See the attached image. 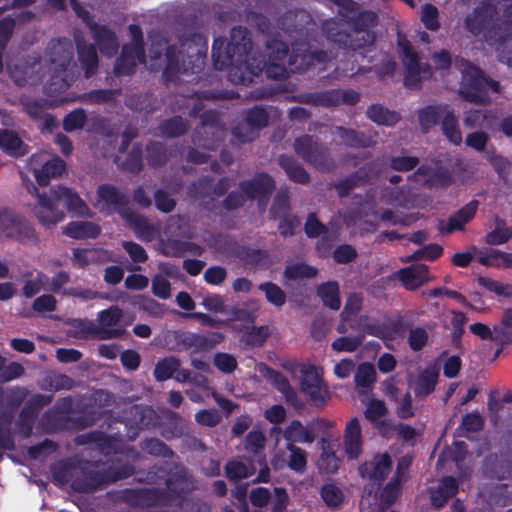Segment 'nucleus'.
<instances>
[{"label":"nucleus","mask_w":512,"mask_h":512,"mask_svg":"<svg viewBox=\"0 0 512 512\" xmlns=\"http://www.w3.org/2000/svg\"><path fill=\"white\" fill-rule=\"evenodd\" d=\"M121 218L132 227L138 238L144 240H151L153 238L154 228L144 216L130 208L128 211H123Z\"/></svg>","instance_id":"ea45409f"},{"label":"nucleus","mask_w":512,"mask_h":512,"mask_svg":"<svg viewBox=\"0 0 512 512\" xmlns=\"http://www.w3.org/2000/svg\"><path fill=\"white\" fill-rule=\"evenodd\" d=\"M354 381L358 387V393L364 394L369 390L376 381V371L370 363L363 362L356 368Z\"/></svg>","instance_id":"3c124183"},{"label":"nucleus","mask_w":512,"mask_h":512,"mask_svg":"<svg viewBox=\"0 0 512 512\" xmlns=\"http://www.w3.org/2000/svg\"><path fill=\"white\" fill-rule=\"evenodd\" d=\"M451 109L447 104L427 105L418 110V123L423 133H428Z\"/></svg>","instance_id":"2f4dec72"},{"label":"nucleus","mask_w":512,"mask_h":512,"mask_svg":"<svg viewBox=\"0 0 512 512\" xmlns=\"http://www.w3.org/2000/svg\"><path fill=\"white\" fill-rule=\"evenodd\" d=\"M459 484L455 477H443L437 489L430 492L431 503L436 508L445 506L449 499L458 493Z\"/></svg>","instance_id":"f704fd0d"},{"label":"nucleus","mask_w":512,"mask_h":512,"mask_svg":"<svg viewBox=\"0 0 512 512\" xmlns=\"http://www.w3.org/2000/svg\"><path fill=\"white\" fill-rule=\"evenodd\" d=\"M477 282L489 292L504 298H512V285L501 283L497 280L485 276H479Z\"/></svg>","instance_id":"338daca9"},{"label":"nucleus","mask_w":512,"mask_h":512,"mask_svg":"<svg viewBox=\"0 0 512 512\" xmlns=\"http://www.w3.org/2000/svg\"><path fill=\"white\" fill-rule=\"evenodd\" d=\"M156 413L151 407L132 405L123 411L122 416L114 418L116 422L125 425L126 433L105 434L102 432H89L79 436V444L96 443L100 448L116 449L114 442L134 441L140 431L151 424Z\"/></svg>","instance_id":"7ed1b4c3"},{"label":"nucleus","mask_w":512,"mask_h":512,"mask_svg":"<svg viewBox=\"0 0 512 512\" xmlns=\"http://www.w3.org/2000/svg\"><path fill=\"white\" fill-rule=\"evenodd\" d=\"M102 462L81 460L78 463V468L81 470L82 475L77 476L72 480L71 487L74 491L79 493H91L105 486L102 471L96 470L100 467Z\"/></svg>","instance_id":"4468645a"},{"label":"nucleus","mask_w":512,"mask_h":512,"mask_svg":"<svg viewBox=\"0 0 512 512\" xmlns=\"http://www.w3.org/2000/svg\"><path fill=\"white\" fill-rule=\"evenodd\" d=\"M33 191L37 193L38 205L34 207V214L40 224L45 227H51L61 222L65 214L62 210L57 207V201L53 195L47 196L45 194H39L37 187L31 184Z\"/></svg>","instance_id":"412c9836"},{"label":"nucleus","mask_w":512,"mask_h":512,"mask_svg":"<svg viewBox=\"0 0 512 512\" xmlns=\"http://www.w3.org/2000/svg\"><path fill=\"white\" fill-rule=\"evenodd\" d=\"M252 40L249 30L244 26H235L231 29L230 40L226 43L223 37L213 40L211 56L213 67L216 70H225L231 64L233 57H245L250 54Z\"/></svg>","instance_id":"39448f33"},{"label":"nucleus","mask_w":512,"mask_h":512,"mask_svg":"<svg viewBox=\"0 0 512 512\" xmlns=\"http://www.w3.org/2000/svg\"><path fill=\"white\" fill-rule=\"evenodd\" d=\"M333 133L340 138L341 144L349 148H370L376 144V140L373 136L352 128L335 126Z\"/></svg>","instance_id":"c756f323"},{"label":"nucleus","mask_w":512,"mask_h":512,"mask_svg":"<svg viewBox=\"0 0 512 512\" xmlns=\"http://www.w3.org/2000/svg\"><path fill=\"white\" fill-rule=\"evenodd\" d=\"M139 447L144 453L156 458L172 459L176 456L175 452L165 442L156 437L144 438L139 443Z\"/></svg>","instance_id":"de8ad7c7"},{"label":"nucleus","mask_w":512,"mask_h":512,"mask_svg":"<svg viewBox=\"0 0 512 512\" xmlns=\"http://www.w3.org/2000/svg\"><path fill=\"white\" fill-rule=\"evenodd\" d=\"M360 325L365 334L377 337L381 340H391L387 321L381 322L377 319H371L368 316H362L360 318Z\"/></svg>","instance_id":"13d9d810"},{"label":"nucleus","mask_w":512,"mask_h":512,"mask_svg":"<svg viewBox=\"0 0 512 512\" xmlns=\"http://www.w3.org/2000/svg\"><path fill=\"white\" fill-rule=\"evenodd\" d=\"M63 233L73 239H96L101 234V228L89 221H72L67 224Z\"/></svg>","instance_id":"e433bc0d"},{"label":"nucleus","mask_w":512,"mask_h":512,"mask_svg":"<svg viewBox=\"0 0 512 512\" xmlns=\"http://www.w3.org/2000/svg\"><path fill=\"white\" fill-rule=\"evenodd\" d=\"M278 164L291 181L302 185L310 182L309 173L293 156L281 154L278 157Z\"/></svg>","instance_id":"c9c22d12"},{"label":"nucleus","mask_w":512,"mask_h":512,"mask_svg":"<svg viewBox=\"0 0 512 512\" xmlns=\"http://www.w3.org/2000/svg\"><path fill=\"white\" fill-rule=\"evenodd\" d=\"M337 6L336 18L323 24L327 40L347 52L365 56L375 48L376 28L379 15L376 11L363 9L354 0H330Z\"/></svg>","instance_id":"f257e3e1"},{"label":"nucleus","mask_w":512,"mask_h":512,"mask_svg":"<svg viewBox=\"0 0 512 512\" xmlns=\"http://www.w3.org/2000/svg\"><path fill=\"white\" fill-rule=\"evenodd\" d=\"M239 189L249 200H257L266 205L275 189V181L266 172L256 173L253 178L239 183Z\"/></svg>","instance_id":"dca6fc26"},{"label":"nucleus","mask_w":512,"mask_h":512,"mask_svg":"<svg viewBox=\"0 0 512 512\" xmlns=\"http://www.w3.org/2000/svg\"><path fill=\"white\" fill-rule=\"evenodd\" d=\"M168 493L184 498L197 489L195 477L182 465H174L165 481Z\"/></svg>","instance_id":"5701e85b"},{"label":"nucleus","mask_w":512,"mask_h":512,"mask_svg":"<svg viewBox=\"0 0 512 512\" xmlns=\"http://www.w3.org/2000/svg\"><path fill=\"white\" fill-rule=\"evenodd\" d=\"M105 486L127 479L135 474V467L131 463L114 459L106 469L102 471Z\"/></svg>","instance_id":"4c0bfd02"},{"label":"nucleus","mask_w":512,"mask_h":512,"mask_svg":"<svg viewBox=\"0 0 512 512\" xmlns=\"http://www.w3.org/2000/svg\"><path fill=\"white\" fill-rule=\"evenodd\" d=\"M235 256L243 263L253 266L264 265L269 259V254L266 250L248 246H239L235 251Z\"/></svg>","instance_id":"864d4df0"},{"label":"nucleus","mask_w":512,"mask_h":512,"mask_svg":"<svg viewBox=\"0 0 512 512\" xmlns=\"http://www.w3.org/2000/svg\"><path fill=\"white\" fill-rule=\"evenodd\" d=\"M122 318L123 310L117 305H112L98 312V325L92 322L86 323L82 331L98 340L121 338L125 334V329L113 327L119 324Z\"/></svg>","instance_id":"9d476101"},{"label":"nucleus","mask_w":512,"mask_h":512,"mask_svg":"<svg viewBox=\"0 0 512 512\" xmlns=\"http://www.w3.org/2000/svg\"><path fill=\"white\" fill-rule=\"evenodd\" d=\"M479 202L477 200H471L462 208L457 210L455 214L451 215L448 218L447 224H444V221H439L438 230L441 234H451L454 231H463L465 229V224L470 222L478 209Z\"/></svg>","instance_id":"bb28decb"},{"label":"nucleus","mask_w":512,"mask_h":512,"mask_svg":"<svg viewBox=\"0 0 512 512\" xmlns=\"http://www.w3.org/2000/svg\"><path fill=\"white\" fill-rule=\"evenodd\" d=\"M270 335L268 326L247 327L242 334L241 340L246 346L261 347Z\"/></svg>","instance_id":"680f3d73"},{"label":"nucleus","mask_w":512,"mask_h":512,"mask_svg":"<svg viewBox=\"0 0 512 512\" xmlns=\"http://www.w3.org/2000/svg\"><path fill=\"white\" fill-rule=\"evenodd\" d=\"M46 58L47 62L54 66L55 74L51 76L44 89L47 95L55 96L65 92L70 86L58 73L65 72L73 59L71 41L67 38L52 39L46 49Z\"/></svg>","instance_id":"423d86ee"},{"label":"nucleus","mask_w":512,"mask_h":512,"mask_svg":"<svg viewBox=\"0 0 512 512\" xmlns=\"http://www.w3.org/2000/svg\"><path fill=\"white\" fill-rule=\"evenodd\" d=\"M392 466L391 458L388 454H378L371 461H366L359 467V473L363 478H367L373 484L380 486L388 476Z\"/></svg>","instance_id":"393cba45"},{"label":"nucleus","mask_w":512,"mask_h":512,"mask_svg":"<svg viewBox=\"0 0 512 512\" xmlns=\"http://www.w3.org/2000/svg\"><path fill=\"white\" fill-rule=\"evenodd\" d=\"M243 120L259 132L268 125L269 115L264 108L255 106L244 112Z\"/></svg>","instance_id":"774afa93"},{"label":"nucleus","mask_w":512,"mask_h":512,"mask_svg":"<svg viewBox=\"0 0 512 512\" xmlns=\"http://www.w3.org/2000/svg\"><path fill=\"white\" fill-rule=\"evenodd\" d=\"M478 262L486 267L512 268V253L490 248L480 252Z\"/></svg>","instance_id":"c03bdc74"},{"label":"nucleus","mask_w":512,"mask_h":512,"mask_svg":"<svg viewBox=\"0 0 512 512\" xmlns=\"http://www.w3.org/2000/svg\"><path fill=\"white\" fill-rule=\"evenodd\" d=\"M399 55L405 67L404 85L417 88L421 84V63L418 53L407 39H399Z\"/></svg>","instance_id":"f3484780"},{"label":"nucleus","mask_w":512,"mask_h":512,"mask_svg":"<svg viewBox=\"0 0 512 512\" xmlns=\"http://www.w3.org/2000/svg\"><path fill=\"white\" fill-rule=\"evenodd\" d=\"M23 141L16 132L8 129L0 130V149L10 156L21 155Z\"/></svg>","instance_id":"052dcab7"},{"label":"nucleus","mask_w":512,"mask_h":512,"mask_svg":"<svg viewBox=\"0 0 512 512\" xmlns=\"http://www.w3.org/2000/svg\"><path fill=\"white\" fill-rule=\"evenodd\" d=\"M293 147L298 156L317 170L323 173H330L335 170L336 163L330 156L328 148L314 141L312 136L303 135L296 138Z\"/></svg>","instance_id":"6e6552de"},{"label":"nucleus","mask_w":512,"mask_h":512,"mask_svg":"<svg viewBox=\"0 0 512 512\" xmlns=\"http://www.w3.org/2000/svg\"><path fill=\"white\" fill-rule=\"evenodd\" d=\"M327 60V53L323 50H311L305 42L292 44V50L288 57V65L294 73L307 71L314 63H324Z\"/></svg>","instance_id":"2eb2a0df"},{"label":"nucleus","mask_w":512,"mask_h":512,"mask_svg":"<svg viewBox=\"0 0 512 512\" xmlns=\"http://www.w3.org/2000/svg\"><path fill=\"white\" fill-rule=\"evenodd\" d=\"M180 360L174 356L160 359L154 368L153 375L156 381L164 382L173 377L180 367Z\"/></svg>","instance_id":"6e6d98bb"},{"label":"nucleus","mask_w":512,"mask_h":512,"mask_svg":"<svg viewBox=\"0 0 512 512\" xmlns=\"http://www.w3.org/2000/svg\"><path fill=\"white\" fill-rule=\"evenodd\" d=\"M96 194L102 212H110L113 208L122 217L123 211L130 209L128 196L112 184H100Z\"/></svg>","instance_id":"a211bd4d"},{"label":"nucleus","mask_w":512,"mask_h":512,"mask_svg":"<svg viewBox=\"0 0 512 512\" xmlns=\"http://www.w3.org/2000/svg\"><path fill=\"white\" fill-rule=\"evenodd\" d=\"M137 62H146V53L141 55L130 46H122L120 55L116 58L113 72L117 77L130 76L135 73Z\"/></svg>","instance_id":"c85d7f7f"},{"label":"nucleus","mask_w":512,"mask_h":512,"mask_svg":"<svg viewBox=\"0 0 512 512\" xmlns=\"http://www.w3.org/2000/svg\"><path fill=\"white\" fill-rule=\"evenodd\" d=\"M496 16V6L490 2H483L465 17L464 27L472 35L478 36L489 29Z\"/></svg>","instance_id":"6ab92c4d"},{"label":"nucleus","mask_w":512,"mask_h":512,"mask_svg":"<svg viewBox=\"0 0 512 512\" xmlns=\"http://www.w3.org/2000/svg\"><path fill=\"white\" fill-rule=\"evenodd\" d=\"M224 339L221 332L209 331L205 334H198L184 331L180 343V351H191L192 353L207 352L220 344Z\"/></svg>","instance_id":"aec40b11"},{"label":"nucleus","mask_w":512,"mask_h":512,"mask_svg":"<svg viewBox=\"0 0 512 512\" xmlns=\"http://www.w3.org/2000/svg\"><path fill=\"white\" fill-rule=\"evenodd\" d=\"M78 61L84 70L86 78L92 77L99 65L98 54L95 45L87 44L85 40H76Z\"/></svg>","instance_id":"72a5a7b5"},{"label":"nucleus","mask_w":512,"mask_h":512,"mask_svg":"<svg viewBox=\"0 0 512 512\" xmlns=\"http://www.w3.org/2000/svg\"><path fill=\"white\" fill-rule=\"evenodd\" d=\"M164 419L161 435L166 440L177 439L184 435V424L177 412L165 411Z\"/></svg>","instance_id":"09e8293b"},{"label":"nucleus","mask_w":512,"mask_h":512,"mask_svg":"<svg viewBox=\"0 0 512 512\" xmlns=\"http://www.w3.org/2000/svg\"><path fill=\"white\" fill-rule=\"evenodd\" d=\"M428 273V267L425 264H419L401 268L395 273V276L405 289L413 291L424 283Z\"/></svg>","instance_id":"473e14b6"},{"label":"nucleus","mask_w":512,"mask_h":512,"mask_svg":"<svg viewBox=\"0 0 512 512\" xmlns=\"http://www.w3.org/2000/svg\"><path fill=\"white\" fill-rule=\"evenodd\" d=\"M118 498L132 508H153L167 506L170 497L162 488H125L119 492Z\"/></svg>","instance_id":"9b49d317"},{"label":"nucleus","mask_w":512,"mask_h":512,"mask_svg":"<svg viewBox=\"0 0 512 512\" xmlns=\"http://www.w3.org/2000/svg\"><path fill=\"white\" fill-rule=\"evenodd\" d=\"M226 127L217 110H206L200 115V125L196 126L191 138L194 145L216 150L224 141Z\"/></svg>","instance_id":"0eeeda50"},{"label":"nucleus","mask_w":512,"mask_h":512,"mask_svg":"<svg viewBox=\"0 0 512 512\" xmlns=\"http://www.w3.org/2000/svg\"><path fill=\"white\" fill-rule=\"evenodd\" d=\"M238 95H236L231 90H220V91H212V90H202V91H196L192 94V97L196 98L198 101L194 103L192 108L189 111L190 117H197L200 116L202 113H200L204 105L202 103V100H219V99H234Z\"/></svg>","instance_id":"79ce46f5"},{"label":"nucleus","mask_w":512,"mask_h":512,"mask_svg":"<svg viewBox=\"0 0 512 512\" xmlns=\"http://www.w3.org/2000/svg\"><path fill=\"white\" fill-rule=\"evenodd\" d=\"M50 193L57 202L63 204L69 213L79 216H85L88 214L89 207L72 189L58 186L56 188H51Z\"/></svg>","instance_id":"cd10ccee"},{"label":"nucleus","mask_w":512,"mask_h":512,"mask_svg":"<svg viewBox=\"0 0 512 512\" xmlns=\"http://www.w3.org/2000/svg\"><path fill=\"white\" fill-rule=\"evenodd\" d=\"M438 371L434 368H425L416 378L413 391L416 398H425L434 392L438 382Z\"/></svg>","instance_id":"58836bf2"},{"label":"nucleus","mask_w":512,"mask_h":512,"mask_svg":"<svg viewBox=\"0 0 512 512\" xmlns=\"http://www.w3.org/2000/svg\"><path fill=\"white\" fill-rule=\"evenodd\" d=\"M161 134L168 138L183 136L189 130V121L182 116H173L160 122Z\"/></svg>","instance_id":"8fccbe9b"},{"label":"nucleus","mask_w":512,"mask_h":512,"mask_svg":"<svg viewBox=\"0 0 512 512\" xmlns=\"http://www.w3.org/2000/svg\"><path fill=\"white\" fill-rule=\"evenodd\" d=\"M380 161L379 159L372 160L362 166L359 170L352 173L351 175L340 179L335 184V189L339 197L344 198L350 195L361 181H368L371 176H376L380 172Z\"/></svg>","instance_id":"4be33fe9"},{"label":"nucleus","mask_w":512,"mask_h":512,"mask_svg":"<svg viewBox=\"0 0 512 512\" xmlns=\"http://www.w3.org/2000/svg\"><path fill=\"white\" fill-rule=\"evenodd\" d=\"M322 453L317 461L320 471L325 473H335L340 465V460L335 452L331 450L330 443L325 439H321Z\"/></svg>","instance_id":"5fc2aeb1"},{"label":"nucleus","mask_w":512,"mask_h":512,"mask_svg":"<svg viewBox=\"0 0 512 512\" xmlns=\"http://www.w3.org/2000/svg\"><path fill=\"white\" fill-rule=\"evenodd\" d=\"M286 449L290 452L288 467L296 473H303L307 466L305 451L292 443H287Z\"/></svg>","instance_id":"69168bd1"},{"label":"nucleus","mask_w":512,"mask_h":512,"mask_svg":"<svg viewBox=\"0 0 512 512\" xmlns=\"http://www.w3.org/2000/svg\"><path fill=\"white\" fill-rule=\"evenodd\" d=\"M362 432L360 421L353 417L345 427L344 446L349 459H357L362 450Z\"/></svg>","instance_id":"7c9ffc66"},{"label":"nucleus","mask_w":512,"mask_h":512,"mask_svg":"<svg viewBox=\"0 0 512 512\" xmlns=\"http://www.w3.org/2000/svg\"><path fill=\"white\" fill-rule=\"evenodd\" d=\"M89 30L100 52L107 57L114 56L119 49L116 33L105 24L91 23Z\"/></svg>","instance_id":"a878e982"},{"label":"nucleus","mask_w":512,"mask_h":512,"mask_svg":"<svg viewBox=\"0 0 512 512\" xmlns=\"http://www.w3.org/2000/svg\"><path fill=\"white\" fill-rule=\"evenodd\" d=\"M292 99L298 103L321 107H336L341 104L354 106L360 101V94L353 89H328L317 92H304L294 95Z\"/></svg>","instance_id":"1a4fd4ad"},{"label":"nucleus","mask_w":512,"mask_h":512,"mask_svg":"<svg viewBox=\"0 0 512 512\" xmlns=\"http://www.w3.org/2000/svg\"><path fill=\"white\" fill-rule=\"evenodd\" d=\"M441 130L444 136L454 145H459L462 142L461 131L458 127V117L453 110L446 113L441 121Z\"/></svg>","instance_id":"bf43d9fd"},{"label":"nucleus","mask_w":512,"mask_h":512,"mask_svg":"<svg viewBox=\"0 0 512 512\" xmlns=\"http://www.w3.org/2000/svg\"><path fill=\"white\" fill-rule=\"evenodd\" d=\"M146 159L150 167L164 166L169 160V152L166 146L159 141H149L146 145Z\"/></svg>","instance_id":"603ef678"},{"label":"nucleus","mask_w":512,"mask_h":512,"mask_svg":"<svg viewBox=\"0 0 512 512\" xmlns=\"http://www.w3.org/2000/svg\"><path fill=\"white\" fill-rule=\"evenodd\" d=\"M214 181L211 176H202L193 181L187 190V194L194 200H204L212 194V182Z\"/></svg>","instance_id":"e2e57ef3"},{"label":"nucleus","mask_w":512,"mask_h":512,"mask_svg":"<svg viewBox=\"0 0 512 512\" xmlns=\"http://www.w3.org/2000/svg\"><path fill=\"white\" fill-rule=\"evenodd\" d=\"M301 391L308 396L314 405H322L328 394L321 377L318 375L315 366L310 365L302 370Z\"/></svg>","instance_id":"b1692460"},{"label":"nucleus","mask_w":512,"mask_h":512,"mask_svg":"<svg viewBox=\"0 0 512 512\" xmlns=\"http://www.w3.org/2000/svg\"><path fill=\"white\" fill-rule=\"evenodd\" d=\"M317 295L323 302L324 306L335 311L340 309L341 298L338 282L328 281L320 284L317 288Z\"/></svg>","instance_id":"49530a36"},{"label":"nucleus","mask_w":512,"mask_h":512,"mask_svg":"<svg viewBox=\"0 0 512 512\" xmlns=\"http://www.w3.org/2000/svg\"><path fill=\"white\" fill-rule=\"evenodd\" d=\"M180 49L166 45L165 39L153 40L149 48L151 66L161 61L165 49V66L162 77L165 82H176L179 75L197 73L204 63L208 51V39L199 32L177 34Z\"/></svg>","instance_id":"f03ea898"},{"label":"nucleus","mask_w":512,"mask_h":512,"mask_svg":"<svg viewBox=\"0 0 512 512\" xmlns=\"http://www.w3.org/2000/svg\"><path fill=\"white\" fill-rule=\"evenodd\" d=\"M367 117L374 123L384 126H393L400 121V114L389 110L381 104H372L366 110Z\"/></svg>","instance_id":"a18cd8bd"},{"label":"nucleus","mask_w":512,"mask_h":512,"mask_svg":"<svg viewBox=\"0 0 512 512\" xmlns=\"http://www.w3.org/2000/svg\"><path fill=\"white\" fill-rule=\"evenodd\" d=\"M231 62L225 69H228V79L234 84L248 85L263 71L262 61L250 54L233 57Z\"/></svg>","instance_id":"ddd939ff"},{"label":"nucleus","mask_w":512,"mask_h":512,"mask_svg":"<svg viewBox=\"0 0 512 512\" xmlns=\"http://www.w3.org/2000/svg\"><path fill=\"white\" fill-rule=\"evenodd\" d=\"M224 470L225 476L229 481L238 482L252 476L256 469L253 465L248 466L242 461L229 460L225 464Z\"/></svg>","instance_id":"4d7b16f0"},{"label":"nucleus","mask_w":512,"mask_h":512,"mask_svg":"<svg viewBox=\"0 0 512 512\" xmlns=\"http://www.w3.org/2000/svg\"><path fill=\"white\" fill-rule=\"evenodd\" d=\"M454 66L462 74L459 95L465 101L474 104H486L489 100V90L495 93L500 92V83L491 79L470 61L462 57H456Z\"/></svg>","instance_id":"20e7f679"},{"label":"nucleus","mask_w":512,"mask_h":512,"mask_svg":"<svg viewBox=\"0 0 512 512\" xmlns=\"http://www.w3.org/2000/svg\"><path fill=\"white\" fill-rule=\"evenodd\" d=\"M143 168V148L141 143L133 145L122 163V169L128 173L137 174Z\"/></svg>","instance_id":"0e129e2a"},{"label":"nucleus","mask_w":512,"mask_h":512,"mask_svg":"<svg viewBox=\"0 0 512 512\" xmlns=\"http://www.w3.org/2000/svg\"><path fill=\"white\" fill-rule=\"evenodd\" d=\"M287 443H313L315 435L312 430L305 427L300 420H292L283 432Z\"/></svg>","instance_id":"37998d69"},{"label":"nucleus","mask_w":512,"mask_h":512,"mask_svg":"<svg viewBox=\"0 0 512 512\" xmlns=\"http://www.w3.org/2000/svg\"><path fill=\"white\" fill-rule=\"evenodd\" d=\"M0 231L22 244L36 245L39 242L33 226L22 216L12 212H0Z\"/></svg>","instance_id":"f8f14e48"},{"label":"nucleus","mask_w":512,"mask_h":512,"mask_svg":"<svg viewBox=\"0 0 512 512\" xmlns=\"http://www.w3.org/2000/svg\"><path fill=\"white\" fill-rule=\"evenodd\" d=\"M66 164L60 157H54L45 162L41 168L34 170V176L39 186H47L51 178L60 176Z\"/></svg>","instance_id":"a19ab883"}]
</instances>
